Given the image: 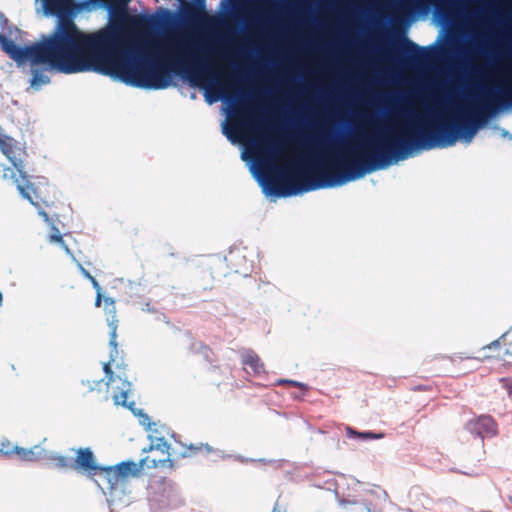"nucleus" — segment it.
Masks as SVG:
<instances>
[{
  "instance_id": "6e6552de",
  "label": "nucleus",
  "mask_w": 512,
  "mask_h": 512,
  "mask_svg": "<svg viewBox=\"0 0 512 512\" xmlns=\"http://www.w3.org/2000/svg\"><path fill=\"white\" fill-rule=\"evenodd\" d=\"M503 348V352L496 354H484L483 359H501L504 361H512V327L505 332L497 340L492 341L485 345V349H499Z\"/></svg>"
},
{
  "instance_id": "bb28decb",
  "label": "nucleus",
  "mask_w": 512,
  "mask_h": 512,
  "mask_svg": "<svg viewBox=\"0 0 512 512\" xmlns=\"http://www.w3.org/2000/svg\"><path fill=\"white\" fill-rule=\"evenodd\" d=\"M290 386H294V387H299L301 389H306L307 386L301 382H298V381H295V380H289V384Z\"/></svg>"
},
{
  "instance_id": "473e14b6",
  "label": "nucleus",
  "mask_w": 512,
  "mask_h": 512,
  "mask_svg": "<svg viewBox=\"0 0 512 512\" xmlns=\"http://www.w3.org/2000/svg\"><path fill=\"white\" fill-rule=\"evenodd\" d=\"M435 360L437 361H449V362H453V358L452 357H449V356H440V357H436Z\"/></svg>"
},
{
  "instance_id": "2eb2a0df",
  "label": "nucleus",
  "mask_w": 512,
  "mask_h": 512,
  "mask_svg": "<svg viewBox=\"0 0 512 512\" xmlns=\"http://www.w3.org/2000/svg\"><path fill=\"white\" fill-rule=\"evenodd\" d=\"M45 9L55 15H60L67 12L72 4L73 0H42Z\"/></svg>"
},
{
  "instance_id": "f3484780",
  "label": "nucleus",
  "mask_w": 512,
  "mask_h": 512,
  "mask_svg": "<svg viewBox=\"0 0 512 512\" xmlns=\"http://www.w3.org/2000/svg\"><path fill=\"white\" fill-rule=\"evenodd\" d=\"M31 74L30 85L32 87H39L49 83L50 79L46 74V68L40 67V64H33L31 62Z\"/></svg>"
},
{
  "instance_id": "4468645a",
  "label": "nucleus",
  "mask_w": 512,
  "mask_h": 512,
  "mask_svg": "<svg viewBox=\"0 0 512 512\" xmlns=\"http://www.w3.org/2000/svg\"><path fill=\"white\" fill-rule=\"evenodd\" d=\"M241 362L244 367L251 368L254 375L265 373V365L259 355L252 349H247L241 353Z\"/></svg>"
},
{
  "instance_id": "423d86ee",
  "label": "nucleus",
  "mask_w": 512,
  "mask_h": 512,
  "mask_svg": "<svg viewBox=\"0 0 512 512\" xmlns=\"http://www.w3.org/2000/svg\"><path fill=\"white\" fill-rule=\"evenodd\" d=\"M118 354V349L116 351L112 347V351L110 354V361L103 365V371L107 378L106 385H111L113 390V400L116 405H122L124 407H128L132 409L134 402L128 403V393L131 390V383L127 381V379L122 378L121 375H114V372L111 368V362L115 360L116 355Z\"/></svg>"
},
{
  "instance_id": "c85d7f7f",
  "label": "nucleus",
  "mask_w": 512,
  "mask_h": 512,
  "mask_svg": "<svg viewBox=\"0 0 512 512\" xmlns=\"http://www.w3.org/2000/svg\"><path fill=\"white\" fill-rule=\"evenodd\" d=\"M102 301H104V299H102L101 291H98L96 294V298H95V306L100 307L102 304Z\"/></svg>"
},
{
  "instance_id": "f8f14e48",
  "label": "nucleus",
  "mask_w": 512,
  "mask_h": 512,
  "mask_svg": "<svg viewBox=\"0 0 512 512\" xmlns=\"http://www.w3.org/2000/svg\"><path fill=\"white\" fill-rule=\"evenodd\" d=\"M74 461V469L83 470L92 474H96L100 466L95 462V457L90 448H79Z\"/></svg>"
},
{
  "instance_id": "412c9836",
  "label": "nucleus",
  "mask_w": 512,
  "mask_h": 512,
  "mask_svg": "<svg viewBox=\"0 0 512 512\" xmlns=\"http://www.w3.org/2000/svg\"><path fill=\"white\" fill-rule=\"evenodd\" d=\"M55 467L59 469H71L74 468V461L72 458L64 455H53L50 457Z\"/></svg>"
},
{
  "instance_id": "5701e85b",
  "label": "nucleus",
  "mask_w": 512,
  "mask_h": 512,
  "mask_svg": "<svg viewBox=\"0 0 512 512\" xmlns=\"http://www.w3.org/2000/svg\"><path fill=\"white\" fill-rule=\"evenodd\" d=\"M346 432H347V435L350 437H358L363 440L381 439L384 436V434H382V433L357 432L354 429H352L351 427H347Z\"/></svg>"
},
{
  "instance_id": "1a4fd4ad",
  "label": "nucleus",
  "mask_w": 512,
  "mask_h": 512,
  "mask_svg": "<svg viewBox=\"0 0 512 512\" xmlns=\"http://www.w3.org/2000/svg\"><path fill=\"white\" fill-rule=\"evenodd\" d=\"M252 125L251 113L246 108H239L235 112V118L231 127H224L223 133L233 143L239 138L240 133Z\"/></svg>"
},
{
  "instance_id": "f704fd0d",
  "label": "nucleus",
  "mask_w": 512,
  "mask_h": 512,
  "mask_svg": "<svg viewBox=\"0 0 512 512\" xmlns=\"http://www.w3.org/2000/svg\"><path fill=\"white\" fill-rule=\"evenodd\" d=\"M276 385H288L289 384V379H279L276 381L275 383Z\"/></svg>"
},
{
  "instance_id": "cd10ccee",
  "label": "nucleus",
  "mask_w": 512,
  "mask_h": 512,
  "mask_svg": "<svg viewBox=\"0 0 512 512\" xmlns=\"http://www.w3.org/2000/svg\"><path fill=\"white\" fill-rule=\"evenodd\" d=\"M79 268H80V271L82 273V275L87 278L88 280L92 279V275L90 274V272L88 270H86L82 265L79 264Z\"/></svg>"
},
{
  "instance_id": "7ed1b4c3",
  "label": "nucleus",
  "mask_w": 512,
  "mask_h": 512,
  "mask_svg": "<svg viewBox=\"0 0 512 512\" xmlns=\"http://www.w3.org/2000/svg\"><path fill=\"white\" fill-rule=\"evenodd\" d=\"M3 179H11L16 185L19 193L28 199L32 205L38 208V213L47 223L56 220L61 216V210L64 209V203L57 197V190L51 186L46 179L37 182H31L29 176L22 181L16 178L15 171L10 167L3 168Z\"/></svg>"
},
{
  "instance_id": "39448f33",
  "label": "nucleus",
  "mask_w": 512,
  "mask_h": 512,
  "mask_svg": "<svg viewBox=\"0 0 512 512\" xmlns=\"http://www.w3.org/2000/svg\"><path fill=\"white\" fill-rule=\"evenodd\" d=\"M0 150L18 172L16 178L25 181L26 176H28L26 172V158L28 155L25 146L0 131Z\"/></svg>"
},
{
  "instance_id": "ddd939ff",
  "label": "nucleus",
  "mask_w": 512,
  "mask_h": 512,
  "mask_svg": "<svg viewBox=\"0 0 512 512\" xmlns=\"http://www.w3.org/2000/svg\"><path fill=\"white\" fill-rule=\"evenodd\" d=\"M104 309L107 314L111 315V320H109V327L111 329L110 331V340L109 345L114 348L116 351L117 348V323L118 320L116 319V307H115V300L106 297L104 298Z\"/></svg>"
},
{
  "instance_id": "4be33fe9",
  "label": "nucleus",
  "mask_w": 512,
  "mask_h": 512,
  "mask_svg": "<svg viewBox=\"0 0 512 512\" xmlns=\"http://www.w3.org/2000/svg\"><path fill=\"white\" fill-rule=\"evenodd\" d=\"M49 241L51 243L59 244L61 246V248H63L67 254H71L70 249L68 248L65 241L63 240V236L61 235L59 229L56 228L55 226L51 227V232L49 234Z\"/></svg>"
},
{
  "instance_id": "9b49d317",
  "label": "nucleus",
  "mask_w": 512,
  "mask_h": 512,
  "mask_svg": "<svg viewBox=\"0 0 512 512\" xmlns=\"http://www.w3.org/2000/svg\"><path fill=\"white\" fill-rule=\"evenodd\" d=\"M181 16L182 18L190 23H198L206 17V1L205 0H193L187 2L181 0Z\"/></svg>"
},
{
  "instance_id": "a878e982",
  "label": "nucleus",
  "mask_w": 512,
  "mask_h": 512,
  "mask_svg": "<svg viewBox=\"0 0 512 512\" xmlns=\"http://www.w3.org/2000/svg\"><path fill=\"white\" fill-rule=\"evenodd\" d=\"M500 383L507 390L508 394L512 396V377L501 378Z\"/></svg>"
},
{
  "instance_id": "20e7f679",
  "label": "nucleus",
  "mask_w": 512,
  "mask_h": 512,
  "mask_svg": "<svg viewBox=\"0 0 512 512\" xmlns=\"http://www.w3.org/2000/svg\"><path fill=\"white\" fill-rule=\"evenodd\" d=\"M170 445L167 441L161 437L156 438L155 441L151 443L148 449H143L144 452L147 451H159L162 454V457H154V456H146L141 459L139 464L133 461H123L117 465H115L116 473L120 478L121 483L126 482L129 477L138 476L140 471L143 469H155V468H174L173 459H171V454L169 453Z\"/></svg>"
},
{
  "instance_id": "6ab92c4d",
  "label": "nucleus",
  "mask_w": 512,
  "mask_h": 512,
  "mask_svg": "<svg viewBox=\"0 0 512 512\" xmlns=\"http://www.w3.org/2000/svg\"><path fill=\"white\" fill-rule=\"evenodd\" d=\"M258 150L263 156L261 161L265 164L272 158H275L278 154V148L268 140H264L262 143H259Z\"/></svg>"
},
{
  "instance_id": "f03ea898",
  "label": "nucleus",
  "mask_w": 512,
  "mask_h": 512,
  "mask_svg": "<svg viewBox=\"0 0 512 512\" xmlns=\"http://www.w3.org/2000/svg\"><path fill=\"white\" fill-rule=\"evenodd\" d=\"M86 33L71 19L60 20L51 36L31 46L20 47L0 34L3 50L16 61L48 64L65 74L80 73Z\"/></svg>"
},
{
  "instance_id": "a211bd4d",
  "label": "nucleus",
  "mask_w": 512,
  "mask_h": 512,
  "mask_svg": "<svg viewBox=\"0 0 512 512\" xmlns=\"http://www.w3.org/2000/svg\"><path fill=\"white\" fill-rule=\"evenodd\" d=\"M97 473H99L104 478H106L110 489H114L118 485L122 484L120 481V478L118 477V475L116 473V469L114 466H109V467H101L100 466Z\"/></svg>"
},
{
  "instance_id": "7c9ffc66",
  "label": "nucleus",
  "mask_w": 512,
  "mask_h": 512,
  "mask_svg": "<svg viewBox=\"0 0 512 512\" xmlns=\"http://www.w3.org/2000/svg\"><path fill=\"white\" fill-rule=\"evenodd\" d=\"M89 281L91 282L92 286L96 289L97 292L101 291V287L94 277H92V279H90Z\"/></svg>"
},
{
  "instance_id": "c9c22d12",
  "label": "nucleus",
  "mask_w": 512,
  "mask_h": 512,
  "mask_svg": "<svg viewBox=\"0 0 512 512\" xmlns=\"http://www.w3.org/2000/svg\"><path fill=\"white\" fill-rule=\"evenodd\" d=\"M2 300H3V295H2V292L0 291V306L2 305Z\"/></svg>"
},
{
  "instance_id": "dca6fc26",
  "label": "nucleus",
  "mask_w": 512,
  "mask_h": 512,
  "mask_svg": "<svg viewBox=\"0 0 512 512\" xmlns=\"http://www.w3.org/2000/svg\"><path fill=\"white\" fill-rule=\"evenodd\" d=\"M1 455L5 457H12L13 455H17L19 459L23 461H34L36 459L35 452L32 449H26L19 446H15L12 449H5V447L0 450Z\"/></svg>"
},
{
  "instance_id": "9d476101",
  "label": "nucleus",
  "mask_w": 512,
  "mask_h": 512,
  "mask_svg": "<svg viewBox=\"0 0 512 512\" xmlns=\"http://www.w3.org/2000/svg\"><path fill=\"white\" fill-rule=\"evenodd\" d=\"M466 429L471 434L484 438L496 435L497 424L491 416L483 415L470 420L466 424Z\"/></svg>"
},
{
  "instance_id": "393cba45",
  "label": "nucleus",
  "mask_w": 512,
  "mask_h": 512,
  "mask_svg": "<svg viewBox=\"0 0 512 512\" xmlns=\"http://www.w3.org/2000/svg\"><path fill=\"white\" fill-rule=\"evenodd\" d=\"M111 11L124 10L131 0H103ZM181 2V0H178Z\"/></svg>"
},
{
  "instance_id": "c756f323",
  "label": "nucleus",
  "mask_w": 512,
  "mask_h": 512,
  "mask_svg": "<svg viewBox=\"0 0 512 512\" xmlns=\"http://www.w3.org/2000/svg\"><path fill=\"white\" fill-rule=\"evenodd\" d=\"M413 391H428L430 390L429 386L426 385H419L412 388Z\"/></svg>"
},
{
  "instance_id": "72a5a7b5",
  "label": "nucleus",
  "mask_w": 512,
  "mask_h": 512,
  "mask_svg": "<svg viewBox=\"0 0 512 512\" xmlns=\"http://www.w3.org/2000/svg\"><path fill=\"white\" fill-rule=\"evenodd\" d=\"M483 351H488V354H496L499 352V349H485V346L482 348ZM500 352H503V348L500 350Z\"/></svg>"
},
{
  "instance_id": "aec40b11",
  "label": "nucleus",
  "mask_w": 512,
  "mask_h": 512,
  "mask_svg": "<svg viewBox=\"0 0 512 512\" xmlns=\"http://www.w3.org/2000/svg\"><path fill=\"white\" fill-rule=\"evenodd\" d=\"M307 143L314 147H327L329 144L327 133L325 130H321L319 133H315L307 138Z\"/></svg>"
},
{
  "instance_id": "b1692460",
  "label": "nucleus",
  "mask_w": 512,
  "mask_h": 512,
  "mask_svg": "<svg viewBox=\"0 0 512 512\" xmlns=\"http://www.w3.org/2000/svg\"><path fill=\"white\" fill-rule=\"evenodd\" d=\"M287 5L298 13L307 11L312 3V0H285Z\"/></svg>"
},
{
  "instance_id": "2f4dec72",
  "label": "nucleus",
  "mask_w": 512,
  "mask_h": 512,
  "mask_svg": "<svg viewBox=\"0 0 512 512\" xmlns=\"http://www.w3.org/2000/svg\"><path fill=\"white\" fill-rule=\"evenodd\" d=\"M5 446V449H12L15 446H13L9 441H4L1 443L0 450H2Z\"/></svg>"
},
{
  "instance_id": "0eeeda50",
  "label": "nucleus",
  "mask_w": 512,
  "mask_h": 512,
  "mask_svg": "<svg viewBox=\"0 0 512 512\" xmlns=\"http://www.w3.org/2000/svg\"><path fill=\"white\" fill-rule=\"evenodd\" d=\"M397 50L411 63H422L431 57V51L422 48L407 37H401L398 41Z\"/></svg>"
},
{
  "instance_id": "f257e3e1",
  "label": "nucleus",
  "mask_w": 512,
  "mask_h": 512,
  "mask_svg": "<svg viewBox=\"0 0 512 512\" xmlns=\"http://www.w3.org/2000/svg\"><path fill=\"white\" fill-rule=\"evenodd\" d=\"M142 25L140 18L123 15L105 27L86 33L80 72H96L123 83L160 90L171 85L172 74L186 77L194 85L210 78L211 67L202 47L179 42L168 45L160 57L139 53L133 32Z\"/></svg>"
}]
</instances>
